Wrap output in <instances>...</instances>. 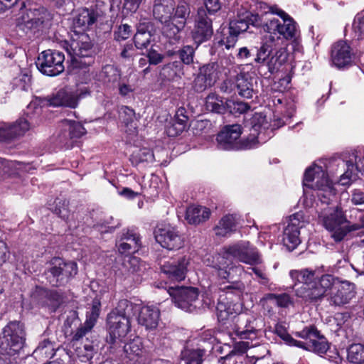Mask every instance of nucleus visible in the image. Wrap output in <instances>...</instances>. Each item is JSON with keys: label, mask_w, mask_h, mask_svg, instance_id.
<instances>
[{"label": "nucleus", "mask_w": 364, "mask_h": 364, "mask_svg": "<svg viewBox=\"0 0 364 364\" xmlns=\"http://www.w3.org/2000/svg\"><path fill=\"white\" fill-rule=\"evenodd\" d=\"M232 259L250 265L259 263L260 259L258 252L247 241L224 247L221 252L214 257L212 265L214 274L223 281L220 289L240 296L244 286L242 282L234 280V273L241 272L242 267L234 264Z\"/></svg>", "instance_id": "nucleus-1"}, {"label": "nucleus", "mask_w": 364, "mask_h": 364, "mask_svg": "<svg viewBox=\"0 0 364 364\" xmlns=\"http://www.w3.org/2000/svg\"><path fill=\"white\" fill-rule=\"evenodd\" d=\"M273 132L266 115H244L242 124L225 126L217 135L219 149L223 150L250 149L265 141L262 134Z\"/></svg>", "instance_id": "nucleus-2"}, {"label": "nucleus", "mask_w": 364, "mask_h": 364, "mask_svg": "<svg viewBox=\"0 0 364 364\" xmlns=\"http://www.w3.org/2000/svg\"><path fill=\"white\" fill-rule=\"evenodd\" d=\"M139 310V305L127 299L120 300L117 306L107 315V328L109 336L107 342L110 348L121 346L131 331V318Z\"/></svg>", "instance_id": "nucleus-3"}, {"label": "nucleus", "mask_w": 364, "mask_h": 364, "mask_svg": "<svg viewBox=\"0 0 364 364\" xmlns=\"http://www.w3.org/2000/svg\"><path fill=\"white\" fill-rule=\"evenodd\" d=\"M318 217L325 228L331 232V237L337 242L342 241L349 232L362 227L359 224H350L338 206L328 208Z\"/></svg>", "instance_id": "nucleus-4"}, {"label": "nucleus", "mask_w": 364, "mask_h": 364, "mask_svg": "<svg viewBox=\"0 0 364 364\" xmlns=\"http://www.w3.org/2000/svg\"><path fill=\"white\" fill-rule=\"evenodd\" d=\"M66 50L75 67L87 66L92 63L95 54L94 43L85 32L74 31L71 40L67 43Z\"/></svg>", "instance_id": "nucleus-5"}, {"label": "nucleus", "mask_w": 364, "mask_h": 364, "mask_svg": "<svg viewBox=\"0 0 364 364\" xmlns=\"http://www.w3.org/2000/svg\"><path fill=\"white\" fill-rule=\"evenodd\" d=\"M26 332L23 323L19 321H9L0 333V353L15 355L23 348Z\"/></svg>", "instance_id": "nucleus-6"}, {"label": "nucleus", "mask_w": 364, "mask_h": 364, "mask_svg": "<svg viewBox=\"0 0 364 364\" xmlns=\"http://www.w3.org/2000/svg\"><path fill=\"white\" fill-rule=\"evenodd\" d=\"M44 274L47 282L53 287H64L78 272L77 264L74 261L54 257L47 263Z\"/></svg>", "instance_id": "nucleus-7"}, {"label": "nucleus", "mask_w": 364, "mask_h": 364, "mask_svg": "<svg viewBox=\"0 0 364 364\" xmlns=\"http://www.w3.org/2000/svg\"><path fill=\"white\" fill-rule=\"evenodd\" d=\"M303 183L304 186L317 190V196L323 203L328 204L335 196L332 182L321 166L313 165L309 167L305 171Z\"/></svg>", "instance_id": "nucleus-8"}, {"label": "nucleus", "mask_w": 364, "mask_h": 364, "mask_svg": "<svg viewBox=\"0 0 364 364\" xmlns=\"http://www.w3.org/2000/svg\"><path fill=\"white\" fill-rule=\"evenodd\" d=\"M262 8L264 11L260 16L252 14L247 11L239 14L237 18L230 22V31L239 35L246 31L249 28V25L252 24L261 27L262 31L264 33H269L270 30L272 29L273 18H268L267 15L272 16L273 14V7L263 4L261 5V9Z\"/></svg>", "instance_id": "nucleus-9"}, {"label": "nucleus", "mask_w": 364, "mask_h": 364, "mask_svg": "<svg viewBox=\"0 0 364 364\" xmlns=\"http://www.w3.org/2000/svg\"><path fill=\"white\" fill-rule=\"evenodd\" d=\"M190 13L189 5L185 1L179 2L176 8H174V14L173 13L171 15V23L166 24L162 28V32L170 44L173 45L180 41L181 32L185 27Z\"/></svg>", "instance_id": "nucleus-10"}, {"label": "nucleus", "mask_w": 364, "mask_h": 364, "mask_svg": "<svg viewBox=\"0 0 364 364\" xmlns=\"http://www.w3.org/2000/svg\"><path fill=\"white\" fill-rule=\"evenodd\" d=\"M295 335L305 340L297 343L299 348L317 354H324L329 348L326 338L313 325L305 326L301 331L296 332Z\"/></svg>", "instance_id": "nucleus-11"}, {"label": "nucleus", "mask_w": 364, "mask_h": 364, "mask_svg": "<svg viewBox=\"0 0 364 364\" xmlns=\"http://www.w3.org/2000/svg\"><path fill=\"white\" fill-rule=\"evenodd\" d=\"M78 97L73 92L59 91L53 98L36 97L28 105V109L34 112H44L43 108L48 107H68L75 108L77 106Z\"/></svg>", "instance_id": "nucleus-12"}, {"label": "nucleus", "mask_w": 364, "mask_h": 364, "mask_svg": "<svg viewBox=\"0 0 364 364\" xmlns=\"http://www.w3.org/2000/svg\"><path fill=\"white\" fill-rule=\"evenodd\" d=\"M65 55L55 50L43 51L36 61L38 70L43 75L56 76L65 70Z\"/></svg>", "instance_id": "nucleus-13"}, {"label": "nucleus", "mask_w": 364, "mask_h": 364, "mask_svg": "<svg viewBox=\"0 0 364 364\" xmlns=\"http://www.w3.org/2000/svg\"><path fill=\"white\" fill-rule=\"evenodd\" d=\"M50 19V14L43 7L30 9L18 19V26L26 33H35L47 26Z\"/></svg>", "instance_id": "nucleus-14"}, {"label": "nucleus", "mask_w": 364, "mask_h": 364, "mask_svg": "<svg viewBox=\"0 0 364 364\" xmlns=\"http://www.w3.org/2000/svg\"><path fill=\"white\" fill-rule=\"evenodd\" d=\"M168 293L176 306L184 311L191 312L198 307L196 303L198 291L196 288L184 286L169 287Z\"/></svg>", "instance_id": "nucleus-15"}, {"label": "nucleus", "mask_w": 364, "mask_h": 364, "mask_svg": "<svg viewBox=\"0 0 364 364\" xmlns=\"http://www.w3.org/2000/svg\"><path fill=\"white\" fill-rule=\"evenodd\" d=\"M306 225L304 214L296 213L289 218L287 225L284 228L282 241L289 251H293L301 243L300 229Z\"/></svg>", "instance_id": "nucleus-16"}, {"label": "nucleus", "mask_w": 364, "mask_h": 364, "mask_svg": "<svg viewBox=\"0 0 364 364\" xmlns=\"http://www.w3.org/2000/svg\"><path fill=\"white\" fill-rule=\"evenodd\" d=\"M154 235L156 241L164 248L176 250L183 246V240L177 229L170 224L158 225Z\"/></svg>", "instance_id": "nucleus-17"}, {"label": "nucleus", "mask_w": 364, "mask_h": 364, "mask_svg": "<svg viewBox=\"0 0 364 364\" xmlns=\"http://www.w3.org/2000/svg\"><path fill=\"white\" fill-rule=\"evenodd\" d=\"M59 129L55 136L56 141L59 146L67 149L73 146L75 139L81 137L86 133V129L82 124L75 120H63Z\"/></svg>", "instance_id": "nucleus-18"}, {"label": "nucleus", "mask_w": 364, "mask_h": 364, "mask_svg": "<svg viewBox=\"0 0 364 364\" xmlns=\"http://www.w3.org/2000/svg\"><path fill=\"white\" fill-rule=\"evenodd\" d=\"M274 15L277 18H274V31H277L279 36L277 37V43H274V47L279 44L280 40L289 41L296 36L297 31L296 23L294 20L284 11L274 5Z\"/></svg>", "instance_id": "nucleus-19"}, {"label": "nucleus", "mask_w": 364, "mask_h": 364, "mask_svg": "<svg viewBox=\"0 0 364 364\" xmlns=\"http://www.w3.org/2000/svg\"><path fill=\"white\" fill-rule=\"evenodd\" d=\"M102 17V11L95 6L80 8L74 18V26L83 31L90 30L93 28Z\"/></svg>", "instance_id": "nucleus-20"}, {"label": "nucleus", "mask_w": 364, "mask_h": 364, "mask_svg": "<svg viewBox=\"0 0 364 364\" xmlns=\"http://www.w3.org/2000/svg\"><path fill=\"white\" fill-rule=\"evenodd\" d=\"M189 263V258L181 257L178 259H171L163 263L161 262L160 264L161 272L168 279L173 282H181L186 278Z\"/></svg>", "instance_id": "nucleus-21"}, {"label": "nucleus", "mask_w": 364, "mask_h": 364, "mask_svg": "<svg viewBox=\"0 0 364 364\" xmlns=\"http://www.w3.org/2000/svg\"><path fill=\"white\" fill-rule=\"evenodd\" d=\"M213 34L212 19H210L205 11L203 9H198V17L196 20V25L193 31V39L197 46L210 40Z\"/></svg>", "instance_id": "nucleus-22"}, {"label": "nucleus", "mask_w": 364, "mask_h": 364, "mask_svg": "<svg viewBox=\"0 0 364 364\" xmlns=\"http://www.w3.org/2000/svg\"><path fill=\"white\" fill-rule=\"evenodd\" d=\"M328 300L331 305L341 306L348 304L355 296V287L348 281L338 282L329 293Z\"/></svg>", "instance_id": "nucleus-23"}, {"label": "nucleus", "mask_w": 364, "mask_h": 364, "mask_svg": "<svg viewBox=\"0 0 364 364\" xmlns=\"http://www.w3.org/2000/svg\"><path fill=\"white\" fill-rule=\"evenodd\" d=\"M122 255H132L139 252L142 247L141 238L132 230H123L116 244Z\"/></svg>", "instance_id": "nucleus-24"}, {"label": "nucleus", "mask_w": 364, "mask_h": 364, "mask_svg": "<svg viewBox=\"0 0 364 364\" xmlns=\"http://www.w3.org/2000/svg\"><path fill=\"white\" fill-rule=\"evenodd\" d=\"M254 316L247 314H240L235 317V333L241 338L252 339L256 336L257 325Z\"/></svg>", "instance_id": "nucleus-25"}, {"label": "nucleus", "mask_w": 364, "mask_h": 364, "mask_svg": "<svg viewBox=\"0 0 364 364\" xmlns=\"http://www.w3.org/2000/svg\"><path fill=\"white\" fill-rule=\"evenodd\" d=\"M29 128L30 124L24 118H20L11 124L0 127V142L9 143L23 136Z\"/></svg>", "instance_id": "nucleus-26"}, {"label": "nucleus", "mask_w": 364, "mask_h": 364, "mask_svg": "<svg viewBox=\"0 0 364 364\" xmlns=\"http://www.w3.org/2000/svg\"><path fill=\"white\" fill-rule=\"evenodd\" d=\"M331 59L332 63L338 68L350 65L352 53L349 45L343 41L336 42L332 46Z\"/></svg>", "instance_id": "nucleus-27"}, {"label": "nucleus", "mask_w": 364, "mask_h": 364, "mask_svg": "<svg viewBox=\"0 0 364 364\" xmlns=\"http://www.w3.org/2000/svg\"><path fill=\"white\" fill-rule=\"evenodd\" d=\"M137 312H139L137 321L139 325L144 326L147 330L155 329L158 326L160 311L157 307L139 306V310Z\"/></svg>", "instance_id": "nucleus-28"}, {"label": "nucleus", "mask_w": 364, "mask_h": 364, "mask_svg": "<svg viewBox=\"0 0 364 364\" xmlns=\"http://www.w3.org/2000/svg\"><path fill=\"white\" fill-rule=\"evenodd\" d=\"M173 0H154L153 15L164 26L171 23V15L174 11Z\"/></svg>", "instance_id": "nucleus-29"}, {"label": "nucleus", "mask_w": 364, "mask_h": 364, "mask_svg": "<svg viewBox=\"0 0 364 364\" xmlns=\"http://www.w3.org/2000/svg\"><path fill=\"white\" fill-rule=\"evenodd\" d=\"M162 115L159 119L165 120V130L170 137H175L181 134L186 127L187 115Z\"/></svg>", "instance_id": "nucleus-30"}, {"label": "nucleus", "mask_w": 364, "mask_h": 364, "mask_svg": "<svg viewBox=\"0 0 364 364\" xmlns=\"http://www.w3.org/2000/svg\"><path fill=\"white\" fill-rule=\"evenodd\" d=\"M267 33V35H266L262 40V46L257 50L255 61L267 65L269 71L272 73L273 69L272 65L271 64L273 60V36L272 35L271 31L269 33Z\"/></svg>", "instance_id": "nucleus-31"}, {"label": "nucleus", "mask_w": 364, "mask_h": 364, "mask_svg": "<svg viewBox=\"0 0 364 364\" xmlns=\"http://www.w3.org/2000/svg\"><path fill=\"white\" fill-rule=\"evenodd\" d=\"M254 78L247 73L235 75L236 90L242 97H252L255 91Z\"/></svg>", "instance_id": "nucleus-32"}, {"label": "nucleus", "mask_w": 364, "mask_h": 364, "mask_svg": "<svg viewBox=\"0 0 364 364\" xmlns=\"http://www.w3.org/2000/svg\"><path fill=\"white\" fill-rule=\"evenodd\" d=\"M210 215L209 208L200 205H191L187 208L185 218L189 224L198 225L206 221Z\"/></svg>", "instance_id": "nucleus-33"}, {"label": "nucleus", "mask_w": 364, "mask_h": 364, "mask_svg": "<svg viewBox=\"0 0 364 364\" xmlns=\"http://www.w3.org/2000/svg\"><path fill=\"white\" fill-rule=\"evenodd\" d=\"M290 276L293 279H296L298 282L303 283V286L301 289V295L305 291L310 289L311 284L314 283V281L317 278L315 276V272L310 271L307 269L301 271L291 270L290 272Z\"/></svg>", "instance_id": "nucleus-34"}, {"label": "nucleus", "mask_w": 364, "mask_h": 364, "mask_svg": "<svg viewBox=\"0 0 364 364\" xmlns=\"http://www.w3.org/2000/svg\"><path fill=\"white\" fill-rule=\"evenodd\" d=\"M236 215H225L219 221L215 228V235L218 236H226L235 231L237 224Z\"/></svg>", "instance_id": "nucleus-35"}, {"label": "nucleus", "mask_w": 364, "mask_h": 364, "mask_svg": "<svg viewBox=\"0 0 364 364\" xmlns=\"http://www.w3.org/2000/svg\"><path fill=\"white\" fill-rule=\"evenodd\" d=\"M205 109L207 112L224 114L226 112V102L218 95L210 93L205 97Z\"/></svg>", "instance_id": "nucleus-36"}, {"label": "nucleus", "mask_w": 364, "mask_h": 364, "mask_svg": "<svg viewBox=\"0 0 364 364\" xmlns=\"http://www.w3.org/2000/svg\"><path fill=\"white\" fill-rule=\"evenodd\" d=\"M205 350L200 348H185L181 352V359L185 364H202Z\"/></svg>", "instance_id": "nucleus-37"}, {"label": "nucleus", "mask_w": 364, "mask_h": 364, "mask_svg": "<svg viewBox=\"0 0 364 364\" xmlns=\"http://www.w3.org/2000/svg\"><path fill=\"white\" fill-rule=\"evenodd\" d=\"M39 294L46 299V304L53 311L65 301L63 294L60 291L41 289Z\"/></svg>", "instance_id": "nucleus-38"}, {"label": "nucleus", "mask_w": 364, "mask_h": 364, "mask_svg": "<svg viewBox=\"0 0 364 364\" xmlns=\"http://www.w3.org/2000/svg\"><path fill=\"white\" fill-rule=\"evenodd\" d=\"M324 296H327V294L318 277L314 281V283L311 284L310 286V289L305 291L303 294L301 295L304 299L310 301H317Z\"/></svg>", "instance_id": "nucleus-39"}, {"label": "nucleus", "mask_w": 364, "mask_h": 364, "mask_svg": "<svg viewBox=\"0 0 364 364\" xmlns=\"http://www.w3.org/2000/svg\"><path fill=\"white\" fill-rule=\"evenodd\" d=\"M56 350L55 343L47 338L39 343L33 353L36 356L50 359L55 355Z\"/></svg>", "instance_id": "nucleus-40"}, {"label": "nucleus", "mask_w": 364, "mask_h": 364, "mask_svg": "<svg viewBox=\"0 0 364 364\" xmlns=\"http://www.w3.org/2000/svg\"><path fill=\"white\" fill-rule=\"evenodd\" d=\"M151 38V33L147 31V26L145 24L140 25L134 36L135 47L140 50L146 48L150 44Z\"/></svg>", "instance_id": "nucleus-41"}, {"label": "nucleus", "mask_w": 364, "mask_h": 364, "mask_svg": "<svg viewBox=\"0 0 364 364\" xmlns=\"http://www.w3.org/2000/svg\"><path fill=\"white\" fill-rule=\"evenodd\" d=\"M130 160L133 164L138 165L144 162L152 163L156 161V159L150 149L144 147L134 150L131 155Z\"/></svg>", "instance_id": "nucleus-42"}, {"label": "nucleus", "mask_w": 364, "mask_h": 364, "mask_svg": "<svg viewBox=\"0 0 364 364\" xmlns=\"http://www.w3.org/2000/svg\"><path fill=\"white\" fill-rule=\"evenodd\" d=\"M122 343L121 346H117L114 349L122 348L126 357L133 359L134 357L139 355L141 353V346L139 338L133 339L129 343Z\"/></svg>", "instance_id": "nucleus-43"}, {"label": "nucleus", "mask_w": 364, "mask_h": 364, "mask_svg": "<svg viewBox=\"0 0 364 364\" xmlns=\"http://www.w3.org/2000/svg\"><path fill=\"white\" fill-rule=\"evenodd\" d=\"M218 65L215 63H208L200 68V74L208 81V85H213L219 77Z\"/></svg>", "instance_id": "nucleus-44"}, {"label": "nucleus", "mask_w": 364, "mask_h": 364, "mask_svg": "<svg viewBox=\"0 0 364 364\" xmlns=\"http://www.w3.org/2000/svg\"><path fill=\"white\" fill-rule=\"evenodd\" d=\"M175 53L178 55L181 61L184 65H190L194 63L195 48L193 46H184L176 52L168 51V55H172Z\"/></svg>", "instance_id": "nucleus-45"}, {"label": "nucleus", "mask_w": 364, "mask_h": 364, "mask_svg": "<svg viewBox=\"0 0 364 364\" xmlns=\"http://www.w3.org/2000/svg\"><path fill=\"white\" fill-rule=\"evenodd\" d=\"M348 360L354 364L364 363V346L360 343L351 345L348 349Z\"/></svg>", "instance_id": "nucleus-46"}, {"label": "nucleus", "mask_w": 364, "mask_h": 364, "mask_svg": "<svg viewBox=\"0 0 364 364\" xmlns=\"http://www.w3.org/2000/svg\"><path fill=\"white\" fill-rule=\"evenodd\" d=\"M121 127L128 135L135 136L137 133L138 119L136 115H123Z\"/></svg>", "instance_id": "nucleus-47"}, {"label": "nucleus", "mask_w": 364, "mask_h": 364, "mask_svg": "<svg viewBox=\"0 0 364 364\" xmlns=\"http://www.w3.org/2000/svg\"><path fill=\"white\" fill-rule=\"evenodd\" d=\"M183 63L181 61H173L168 63L163 68L164 74L168 73L167 78L174 79L175 77L181 76L183 74Z\"/></svg>", "instance_id": "nucleus-48"}, {"label": "nucleus", "mask_w": 364, "mask_h": 364, "mask_svg": "<svg viewBox=\"0 0 364 364\" xmlns=\"http://www.w3.org/2000/svg\"><path fill=\"white\" fill-rule=\"evenodd\" d=\"M22 164L17 161H9L0 157V170L10 176H16L21 168Z\"/></svg>", "instance_id": "nucleus-49"}, {"label": "nucleus", "mask_w": 364, "mask_h": 364, "mask_svg": "<svg viewBox=\"0 0 364 364\" xmlns=\"http://www.w3.org/2000/svg\"><path fill=\"white\" fill-rule=\"evenodd\" d=\"M250 109L248 103L233 100L226 102V112L229 114H245Z\"/></svg>", "instance_id": "nucleus-50"}, {"label": "nucleus", "mask_w": 364, "mask_h": 364, "mask_svg": "<svg viewBox=\"0 0 364 364\" xmlns=\"http://www.w3.org/2000/svg\"><path fill=\"white\" fill-rule=\"evenodd\" d=\"M353 31L358 40L364 38V12L358 14L353 23Z\"/></svg>", "instance_id": "nucleus-51"}, {"label": "nucleus", "mask_w": 364, "mask_h": 364, "mask_svg": "<svg viewBox=\"0 0 364 364\" xmlns=\"http://www.w3.org/2000/svg\"><path fill=\"white\" fill-rule=\"evenodd\" d=\"M69 202L64 199L58 198L55 200V207L53 212L63 220H67L69 218L70 210H68Z\"/></svg>", "instance_id": "nucleus-52"}, {"label": "nucleus", "mask_w": 364, "mask_h": 364, "mask_svg": "<svg viewBox=\"0 0 364 364\" xmlns=\"http://www.w3.org/2000/svg\"><path fill=\"white\" fill-rule=\"evenodd\" d=\"M124 272L134 273L140 270V259L136 257H130L124 259L122 264Z\"/></svg>", "instance_id": "nucleus-53"}, {"label": "nucleus", "mask_w": 364, "mask_h": 364, "mask_svg": "<svg viewBox=\"0 0 364 364\" xmlns=\"http://www.w3.org/2000/svg\"><path fill=\"white\" fill-rule=\"evenodd\" d=\"M100 311V302L98 299H94L92 304L90 311L87 313L86 321L90 323L91 326H94L99 317Z\"/></svg>", "instance_id": "nucleus-54"}, {"label": "nucleus", "mask_w": 364, "mask_h": 364, "mask_svg": "<svg viewBox=\"0 0 364 364\" xmlns=\"http://www.w3.org/2000/svg\"><path fill=\"white\" fill-rule=\"evenodd\" d=\"M274 333H277L287 345L297 346V343L299 341L294 339L287 332L285 328L280 325H277Z\"/></svg>", "instance_id": "nucleus-55"}, {"label": "nucleus", "mask_w": 364, "mask_h": 364, "mask_svg": "<svg viewBox=\"0 0 364 364\" xmlns=\"http://www.w3.org/2000/svg\"><path fill=\"white\" fill-rule=\"evenodd\" d=\"M220 90L222 92L232 94L236 90L235 75L228 77L220 85Z\"/></svg>", "instance_id": "nucleus-56"}, {"label": "nucleus", "mask_w": 364, "mask_h": 364, "mask_svg": "<svg viewBox=\"0 0 364 364\" xmlns=\"http://www.w3.org/2000/svg\"><path fill=\"white\" fill-rule=\"evenodd\" d=\"M132 34L131 27L128 24L120 25L114 33V39L120 41L129 38Z\"/></svg>", "instance_id": "nucleus-57"}, {"label": "nucleus", "mask_w": 364, "mask_h": 364, "mask_svg": "<svg viewBox=\"0 0 364 364\" xmlns=\"http://www.w3.org/2000/svg\"><path fill=\"white\" fill-rule=\"evenodd\" d=\"M282 47L279 50H277L274 57L277 58V61L280 64L284 63L289 56V53L287 51V47L289 46V41L287 40H280Z\"/></svg>", "instance_id": "nucleus-58"}, {"label": "nucleus", "mask_w": 364, "mask_h": 364, "mask_svg": "<svg viewBox=\"0 0 364 364\" xmlns=\"http://www.w3.org/2000/svg\"><path fill=\"white\" fill-rule=\"evenodd\" d=\"M318 279L321 283H322L323 288H324L327 296L329 297V293L331 292V289L336 284L335 278L331 274H323Z\"/></svg>", "instance_id": "nucleus-59"}, {"label": "nucleus", "mask_w": 364, "mask_h": 364, "mask_svg": "<svg viewBox=\"0 0 364 364\" xmlns=\"http://www.w3.org/2000/svg\"><path fill=\"white\" fill-rule=\"evenodd\" d=\"M260 304L264 310V314L269 317L272 316L273 294H267L260 300Z\"/></svg>", "instance_id": "nucleus-60"}, {"label": "nucleus", "mask_w": 364, "mask_h": 364, "mask_svg": "<svg viewBox=\"0 0 364 364\" xmlns=\"http://www.w3.org/2000/svg\"><path fill=\"white\" fill-rule=\"evenodd\" d=\"M31 75L28 73H23L19 77L17 88L24 92H28L31 90Z\"/></svg>", "instance_id": "nucleus-61"}, {"label": "nucleus", "mask_w": 364, "mask_h": 364, "mask_svg": "<svg viewBox=\"0 0 364 364\" xmlns=\"http://www.w3.org/2000/svg\"><path fill=\"white\" fill-rule=\"evenodd\" d=\"M217 310L218 319L224 321L227 319L230 314H233L235 309L230 306L227 307L224 302L220 301L218 304Z\"/></svg>", "instance_id": "nucleus-62"}, {"label": "nucleus", "mask_w": 364, "mask_h": 364, "mask_svg": "<svg viewBox=\"0 0 364 364\" xmlns=\"http://www.w3.org/2000/svg\"><path fill=\"white\" fill-rule=\"evenodd\" d=\"M147 58L149 59V63L150 65H158L161 63L164 58V55L160 53H159L156 49L151 48L147 53Z\"/></svg>", "instance_id": "nucleus-63"}, {"label": "nucleus", "mask_w": 364, "mask_h": 364, "mask_svg": "<svg viewBox=\"0 0 364 364\" xmlns=\"http://www.w3.org/2000/svg\"><path fill=\"white\" fill-rule=\"evenodd\" d=\"M212 86V85L208 84V81L205 80L204 77L200 73L194 80V89L198 92H201L206 88Z\"/></svg>", "instance_id": "nucleus-64"}]
</instances>
